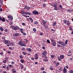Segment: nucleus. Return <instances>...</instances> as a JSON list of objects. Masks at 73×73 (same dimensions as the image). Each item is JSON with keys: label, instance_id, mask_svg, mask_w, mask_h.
Instances as JSON below:
<instances>
[{"label": "nucleus", "instance_id": "obj_38", "mask_svg": "<svg viewBox=\"0 0 73 73\" xmlns=\"http://www.w3.org/2000/svg\"><path fill=\"white\" fill-rule=\"evenodd\" d=\"M22 50L23 51H25V48H21Z\"/></svg>", "mask_w": 73, "mask_h": 73}, {"label": "nucleus", "instance_id": "obj_28", "mask_svg": "<svg viewBox=\"0 0 73 73\" xmlns=\"http://www.w3.org/2000/svg\"><path fill=\"white\" fill-rule=\"evenodd\" d=\"M51 42H52V43L54 42V39L52 38H51Z\"/></svg>", "mask_w": 73, "mask_h": 73}, {"label": "nucleus", "instance_id": "obj_46", "mask_svg": "<svg viewBox=\"0 0 73 73\" xmlns=\"http://www.w3.org/2000/svg\"><path fill=\"white\" fill-rule=\"evenodd\" d=\"M62 41H58V44H61V42Z\"/></svg>", "mask_w": 73, "mask_h": 73}, {"label": "nucleus", "instance_id": "obj_63", "mask_svg": "<svg viewBox=\"0 0 73 73\" xmlns=\"http://www.w3.org/2000/svg\"><path fill=\"white\" fill-rule=\"evenodd\" d=\"M13 22L11 23H10V25H13Z\"/></svg>", "mask_w": 73, "mask_h": 73}, {"label": "nucleus", "instance_id": "obj_55", "mask_svg": "<svg viewBox=\"0 0 73 73\" xmlns=\"http://www.w3.org/2000/svg\"><path fill=\"white\" fill-rule=\"evenodd\" d=\"M7 53H11V52L9 51H7Z\"/></svg>", "mask_w": 73, "mask_h": 73}, {"label": "nucleus", "instance_id": "obj_42", "mask_svg": "<svg viewBox=\"0 0 73 73\" xmlns=\"http://www.w3.org/2000/svg\"><path fill=\"white\" fill-rule=\"evenodd\" d=\"M23 16H25V17H29V16H27L25 15H22Z\"/></svg>", "mask_w": 73, "mask_h": 73}, {"label": "nucleus", "instance_id": "obj_2", "mask_svg": "<svg viewBox=\"0 0 73 73\" xmlns=\"http://www.w3.org/2000/svg\"><path fill=\"white\" fill-rule=\"evenodd\" d=\"M33 13L34 15H38V12L34 10L33 12Z\"/></svg>", "mask_w": 73, "mask_h": 73}, {"label": "nucleus", "instance_id": "obj_13", "mask_svg": "<svg viewBox=\"0 0 73 73\" xmlns=\"http://www.w3.org/2000/svg\"><path fill=\"white\" fill-rule=\"evenodd\" d=\"M63 72H64V73H65L67 72V70H66V69L65 67H64L63 69Z\"/></svg>", "mask_w": 73, "mask_h": 73}, {"label": "nucleus", "instance_id": "obj_31", "mask_svg": "<svg viewBox=\"0 0 73 73\" xmlns=\"http://www.w3.org/2000/svg\"><path fill=\"white\" fill-rule=\"evenodd\" d=\"M6 62H7V60H4L3 61V63L6 64Z\"/></svg>", "mask_w": 73, "mask_h": 73}, {"label": "nucleus", "instance_id": "obj_12", "mask_svg": "<svg viewBox=\"0 0 73 73\" xmlns=\"http://www.w3.org/2000/svg\"><path fill=\"white\" fill-rule=\"evenodd\" d=\"M25 13L26 15H29V16H31V13H29L28 12H26Z\"/></svg>", "mask_w": 73, "mask_h": 73}, {"label": "nucleus", "instance_id": "obj_7", "mask_svg": "<svg viewBox=\"0 0 73 73\" xmlns=\"http://www.w3.org/2000/svg\"><path fill=\"white\" fill-rule=\"evenodd\" d=\"M53 7H54V10H56V11L58 10V8H57V6H56V5H53Z\"/></svg>", "mask_w": 73, "mask_h": 73}, {"label": "nucleus", "instance_id": "obj_5", "mask_svg": "<svg viewBox=\"0 0 73 73\" xmlns=\"http://www.w3.org/2000/svg\"><path fill=\"white\" fill-rule=\"evenodd\" d=\"M35 57H36L35 58V59L37 60L38 58V54H37V53H36L35 54Z\"/></svg>", "mask_w": 73, "mask_h": 73}, {"label": "nucleus", "instance_id": "obj_51", "mask_svg": "<svg viewBox=\"0 0 73 73\" xmlns=\"http://www.w3.org/2000/svg\"><path fill=\"white\" fill-rule=\"evenodd\" d=\"M11 64H15V62H11Z\"/></svg>", "mask_w": 73, "mask_h": 73}, {"label": "nucleus", "instance_id": "obj_59", "mask_svg": "<svg viewBox=\"0 0 73 73\" xmlns=\"http://www.w3.org/2000/svg\"><path fill=\"white\" fill-rule=\"evenodd\" d=\"M2 39H3L4 40H5V36H3L2 37Z\"/></svg>", "mask_w": 73, "mask_h": 73}, {"label": "nucleus", "instance_id": "obj_29", "mask_svg": "<svg viewBox=\"0 0 73 73\" xmlns=\"http://www.w3.org/2000/svg\"><path fill=\"white\" fill-rule=\"evenodd\" d=\"M68 40H66L65 41V43L64 44H65V45H67V44H68Z\"/></svg>", "mask_w": 73, "mask_h": 73}, {"label": "nucleus", "instance_id": "obj_50", "mask_svg": "<svg viewBox=\"0 0 73 73\" xmlns=\"http://www.w3.org/2000/svg\"><path fill=\"white\" fill-rule=\"evenodd\" d=\"M55 24H56V23H53V26H55Z\"/></svg>", "mask_w": 73, "mask_h": 73}, {"label": "nucleus", "instance_id": "obj_61", "mask_svg": "<svg viewBox=\"0 0 73 73\" xmlns=\"http://www.w3.org/2000/svg\"><path fill=\"white\" fill-rule=\"evenodd\" d=\"M25 41H26V42H28V40L27 39H26L25 40Z\"/></svg>", "mask_w": 73, "mask_h": 73}, {"label": "nucleus", "instance_id": "obj_34", "mask_svg": "<svg viewBox=\"0 0 73 73\" xmlns=\"http://www.w3.org/2000/svg\"><path fill=\"white\" fill-rule=\"evenodd\" d=\"M59 70H60V71H62V67H60L59 68Z\"/></svg>", "mask_w": 73, "mask_h": 73}, {"label": "nucleus", "instance_id": "obj_23", "mask_svg": "<svg viewBox=\"0 0 73 73\" xmlns=\"http://www.w3.org/2000/svg\"><path fill=\"white\" fill-rule=\"evenodd\" d=\"M3 2H4V1L3 0H0V4H1V5H3Z\"/></svg>", "mask_w": 73, "mask_h": 73}, {"label": "nucleus", "instance_id": "obj_52", "mask_svg": "<svg viewBox=\"0 0 73 73\" xmlns=\"http://www.w3.org/2000/svg\"><path fill=\"white\" fill-rule=\"evenodd\" d=\"M38 24V22L37 21H36L34 23V24Z\"/></svg>", "mask_w": 73, "mask_h": 73}, {"label": "nucleus", "instance_id": "obj_16", "mask_svg": "<svg viewBox=\"0 0 73 73\" xmlns=\"http://www.w3.org/2000/svg\"><path fill=\"white\" fill-rule=\"evenodd\" d=\"M22 43H23V41H21L18 42V44L21 45L22 44Z\"/></svg>", "mask_w": 73, "mask_h": 73}, {"label": "nucleus", "instance_id": "obj_49", "mask_svg": "<svg viewBox=\"0 0 73 73\" xmlns=\"http://www.w3.org/2000/svg\"><path fill=\"white\" fill-rule=\"evenodd\" d=\"M9 48L10 50H13V48L11 47H9Z\"/></svg>", "mask_w": 73, "mask_h": 73}, {"label": "nucleus", "instance_id": "obj_57", "mask_svg": "<svg viewBox=\"0 0 73 73\" xmlns=\"http://www.w3.org/2000/svg\"><path fill=\"white\" fill-rule=\"evenodd\" d=\"M59 7H60V8H62V5H59Z\"/></svg>", "mask_w": 73, "mask_h": 73}, {"label": "nucleus", "instance_id": "obj_32", "mask_svg": "<svg viewBox=\"0 0 73 73\" xmlns=\"http://www.w3.org/2000/svg\"><path fill=\"white\" fill-rule=\"evenodd\" d=\"M0 29L1 30V31H3L4 30V29H3V28L1 27H0Z\"/></svg>", "mask_w": 73, "mask_h": 73}, {"label": "nucleus", "instance_id": "obj_1", "mask_svg": "<svg viewBox=\"0 0 73 73\" xmlns=\"http://www.w3.org/2000/svg\"><path fill=\"white\" fill-rule=\"evenodd\" d=\"M3 42L5 44H6V45H8V44L9 43V40H3Z\"/></svg>", "mask_w": 73, "mask_h": 73}, {"label": "nucleus", "instance_id": "obj_33", "mask_svg": "<svg viewBox=\"0 0 73 73\" xmlns=\"http://www.w3.org/2000/svg\"><path fill=\"white\" fill-rule=\"evenodd\" d=\"M20 30L21 33H23V29H20Z\"/></svg>", "mask_w": 73, "mask_h": 73}, {"label": "nucleus", "instance_id": "obj_39", "mask_svg": "<svg viewBox=\"0 0 73 73\" xmlns=\"http://www.w3.org/2000/svg\"><path fill=\"white\" fill-rule=\"evenodd\" d=\"M66 20H64L63 21V22L64 23V24H66Z\"/></svg>", "mask_w": 73, "mask_h": 73}, {"label": "nucleus", "instance_id": "obj_43", "mask_svg": "<svg viewBox=\"0 0 73 73\" xmlns=\"http://www.w3.org/2000/svg\"><path fill=\"white\" fill-rule=\"evenodd\" d=\"M11 17H12V16H11V15L8 16V18L9 19H10V18H11Z\"/></svg>", "mask_w": 73, "mask_h": 73}, {"label": "nucleus", "instance_id": "obj_9", "mask_svg": "<svg viewBox=\"0 0 73 73\" xmlns=\"http://www.w3.org/2000/svg\"><path fill=\"white\" fill-rule=\"evenodd\" d=\"M13 35L14 36H15V37L19 36V33L13 34Z\"/></svg>", "mask_w": 73, "mask_h": 73}, {"label": "nucleus", "instance_id": "obj_35", "mask_svg": "<svg viewBox=\"0 0 73 73\" xmlns=\"http://www.w3.org/2000/svg\"><path fill=\"white\" fill-rule=\"evenodd\" d=\"M9 20H10V21H12V20H13V17H11V18H9Z\"/></svg>", "mask_w": 73, "mask_h": 73}, {"label": "nucleus", "instance_id": "obj_44", "mask_svg": "<svg viewBox=\"0 0 73 73\" xmlns=\"http://www.w3.org/2000/svg\"><path fill=\"white\" fill-rule=\"evenodd\" d=\"M50 69L51 70H53V69H54V68H53L52 67H50Z\"/></svg>", "mask_w": 73, "mask_h": 73}, {"label": "nucleus", "instance_id": "obj_21", "mask_svg": "<svg viewBox=\"0 0 73 73\" xmlns=\"http://www.w3.org/2000/svg\"><path fill=\"white\" fill-rule=\"evenodd\" d=\"M7 67H8L9 68H12V67H13V66L11 65H8Z\"/></svg>", "mask_w": 73, "mask_h": 73}, {"label": "nucleus", "instance_id": "obj_20", "mask_svg": "<svg viewBox=\"0 0 73 73\" xmlns=\"http://www.w3.org/2000/svg\"><path fill=\"white\" fill-rule=\"evenodd\" d=\"M9 45H11V46H13L14 45V43H13V42H11L10 43Z\"/></svg>", "mask_w": 73, "mask_h": 73}, {"label": "nucleus", "instance_id": "obj_8", "mask_svg": "<svg viewBox=\"0 0 73 73\" xmlns=\"http://www.w3.org/2000/svg\"><path fill=\"white\" fill-rule=\"evenodd\" d=\"M46 21H45L44 20H43L42 21V23L43 25H44V24H46Z\"/></svg>", "mask_w": 73, "mask_h": 73}, {"label": "nucleus", "instance_id": "obj_48", "mask_svg": "<svg viewBox=\"0 0 73 73\" xmlns=\"http://www.w3.org/2000/svg\"><path fill=\"white\" fill-rule=\"evenodd\" d=\"M19 57L21 59H22V58H23V56L21 55H20Z\"/></svg>", "mask_w": 73, "mask_h": 73}, {"label": "nucleus", "instance_id": "obj_45", "mask_svg": "<svg viewBox=\"0 0 73 73\" xmlns=\"http://www.w3.org/2000/svg\"><path fill=\"white\" fill-rule=\"evenodd\" d=\"M69 29L70 31H72V27H69Z\"/></svg>", "mask_w": 73, "mask_h": 73}, {"label": "nucleus", "instance_id": "obj_10", "mask_svg": "<svg viewBox=\"0 0 73 73\" xmlns=\"http://www.w3.org/2000/svg\"><path fill=\"white\" fill-rule=\"evenodd\" d=\"M52 45L53 46H56V41H54L52 43Z\"/></svg>", "mask_w": 73, "mask_h": 73}, {"label": "nucleus", "instance_id": "obj_15", "mask_svg": "<svg viewBox=\"0 0 73 73\" xmlns=\"http://www.w3.org/2000/svg\"><path fill=\"white\" fill-rule=\"evenodd\" d=\"M33 32H32L33 33H36V29H35V28H33Z\"/></svg>", "mask_w": 73, "mask_h": 73}, {"label": "nucleus", "instance_id": "obj_64", "mask_svg": "<svg viewBox=\"0 0 73 73\" xmlns=\"http://www.w3.org/2000/svg\"><path fill=\"white\" fill-rule=\"evenodd\" d=\"M31 59L32 60H35V58H32Z\"/></svg>", "mask_w": 73, "mask_h": 73}, {"label": "nucleus", "instance_id": "obj_3", "mask_svg": "<svg viewBox=\"0 0 73 73\" xmlns=\"http://www.w3.org/2000/svg\"><path fill=\"white\" fill-rule=\"evenodd\" d=\"M0 21H2V22H5V19L4 18H2L0 16Z\"/></svg>", "mask_w": 73, "mask_h": 73}, {"label": "nucleus", "instance_id": "obj_18", "mask_svg": "<svg viewBox=\"0 0 73 73\" xmlns=\"http://www.w3.org/2000/svg\"><path fill=\"white\" fill-rule=\"evenodd\" d=\"M21 46H26V44L23 43L22 44H21Z\"/></svg>", "mask_w": 73, "mask_h": 73}, {"label": "nucleus", "instance_id": "obj_54", "mask_svg": "<svg viewBox=\"0 0 73 73\" xmlns=\"http://www.w3.org/2000/svg\"><path fill=\"white\" fill-rule=\"evenodd\" d=\"M22 25H23V26L25 25V23H22Z\"/></svg>", "mask_w": 73, "mask_h": 73}, {"label": "nucleus", "instance_id": "obj_30", "mask_svg": "<svg viewBox=\"0 0 73 73\" xmlns=\"http://www.w3.org/2000/svg\"><path fill=\"white\" fill-rule=\"evenodd\" d=\"M44 62H48V59H44Z\"/></svg>", "mask_w": 73, "mask_h": 73}, {"label": "nucleus", "instance_id": "obj_40", "mask_svg": "<svg viewBox=\"0 0 73 73\" xmlns=\"http://www.w3.org/2000/svg\"><path fill=\"white\" fill-rule=\"evenodd\" d=\"M22 54H24V55H26V53L25 52H22Z\"/></svg>", "mask_w": 73, "mask_h": 73}, {"label": "nucleus", "instance_id": "obj_62", "mask_svg": "<svg viewBox=\"0 0 73 73\" xmlns=\"http://www.w3.org/2000/svg\"><path fill=\"white\" fill-rule=\"evenodd\" d=\"M43 7H46V5L45 4H43Z\"/></svg>", "mask_w": 73, "mask_h": 73}, {"label": "nucleus", "instance_id": "obj_26", "mask_svg": "<svg viewBox=\"0 0 73 73\" xmlns=\"http://www.w3.org/2000/svg\"><path fill=\"white\" fill-rule=\"evenodd\" d=\"M54 55L53 54H52L51 55V57L52 58H54Z\"/></svg>", "mask_w": 73, "mask_h": 73}, {"label": "nucleus", "instance_id": "obj_53", "mask_svg": "<svg viewBox=\"0 0 73 73\" xmlns=\"http://www.w3.org/2000/svg\"><path fill=\"white\" fill-rule=\"evenodd\" d=\"M41 69V70H44V67H42Z\"/></svg>", "mask_w": 73, "mask_h": 73}, {"label": "nucleus", "instance_id": "obj_41", "mask_svg": "<svg viewBox=\"0 0 73 73\" xmlns=\"http://www.w3.org/2000/svg\"><path fill=\"white\" fill-rule=\"evenodd\" d=\"M11 71H12V72H13V73H15L16 72V71L15 70H11Z\"/></svg>", "mask_w": 73, "mask_h": 73}, {"label": "nucleus", "instance_id": "obj_14", "mask_svg": "<svg viewBox=\"0 0 73 73\" xmlns=\"http://www.w3.org/2000/svg\"><path fill=\"white\" fill-rule=\"evenodd\" d=\"M26 50H27V51H28L29 52H31L32 51V50L30 49V48H26Z\"/></svg>", "mask_w": 73, "mask_h": 73}, {"label": "nucleus", "instance_id": "obj_6", "mask_svg": "<svg viewBox=\"0 0 73 73\" xmlns=\"http://www.w3.org/2000/svg\"><path fill=\"white\" fill-rule=\"evenodd\" d=\"M47 54V53L46 52V51H44L42 53V54L43 55V56H46Z\"/></svg>", "mask_w": 73, "mask_h": 73}, {"label": "nucleus", "instance_id": "obj_58", "mask_svg": "<svg viewBox=\"0 0 73 73\" xmlns=\"http://www.w3.org/2000/svg\"><path fill=\"white\" fill-rule=\"evenodd\" d=\"M40 36H42V35H43V33H40Z\"/></svg>", "mask_w": 73, "mask_h": 73}, {"label": "nucleus", "instance_id": "obj_19", "mask_svg": "<svg viewBox=\"0 0 73 73\" xmlns=\"http://www.w3.org/2000/svg\"><path fill=\"white\" fill-rule=\"evenodd\" d=\"M61 45H64V46H66V44H65V43H64V42H63L62 41L61 42Z\"/></svg>", "mask_w": 73, "mask_h": 73}, {"label": "nucleus", "instance_id": "obj_60", "mask_svg": "<svg viewBox=\"0 0 73 73\" xmlns=\"http://www.w3.org/2000/svg\"><path fill=\"white\" fill-rule=\"evenodd\" d=\"M56 63L57 64V66H58V65L60 64V63L58 62Z\"/></svg>", "mask_w": 73, "mask_h": 73}, {"label": "nucleus", "instance_id": "obj_56", "mask_svg": "<svg viewBox=\"0 0 73 73\" xmlns=\"http://www.w3.org/2000/svg\"><path fill=\"white\" fill-rule=\"evenodd\" d=\"M3 68H6V66H3V67H2Z\"/></svg>", "mask_w": 73, "mask_h": 73}, {"label": "nucleus", "instance_id": "obj_4", "mask_svg": "<svg viewBox=\"0 0 73 73\" xmlns=\"http://www.w3.org/2000/svg\"><path fill=\"white\" fill-rule=\"evenodd\" d=\"M19 29V27L18 26H15L13 27V28L12 29H13V30H17V29Z\"/></svg>", "mask_w": 73, "mask_h": 73}, {"label": "nucleus", "instance_id": "obj_24", "mask_svg": "<svg viewBox=\"0 0 73 73\" xmlns=\"http://www.w3.org/2000/svg\"><path fill=\"white\" fill-rule=\"evenodd\" d=\"M43 26L45 28H48V25H44Z\"/></svg>", "mask_w": 73, "mask_h": 73}, {"label": "nucleus", "instance_id": "obj_37", "mask_svg": "<svg viewBox=\"0 0 73 73\" xmlns=\"http://www.w3.org/2000/svg\"><path fill=\"white\" fill-rule=\"evenodd\" d=\"M47 42L48 44H49L50 42V41L48 39L47 40Z\"/></svg>", "mask_w": 73, "mask_h": 73}, {"label": "nucleus", "instance_id": "obj_17", "mask_svg": "<svg viewBox=\"0 0 73 73\" xmlns=\"http://www.w3.org/2000/svg\"><path fill=\"white\" fill-rule=\"evenodd\" d=\"M21 13L23 15H24V13H25V11L24 10H22L21 11Z\"/></svg>", "mask_w": 73, "mask_h": 73}, {"label": "nucleus", "instance_id": "obj_47", "mask_svg": "<svg viewBox=\"0 0 73 73\" xmlns=\"http://www.w3.org/2000/svg\"><path fill=\"white\" fill-rule=\"evenodd\" d=\"M23 33V35H24V36H26V33H24L23 32V33Z\"/></svg>", "mask_w": 73, "mask_h": 73}, {"label": "nucleus", "instance_id": "obj_11", "mask_svg": "<svg viewBox=\"0 0 73 73\" xmlns=\"http://www.w3.org/2000/svg\"><path fill=\"white\" fill-rule=\"evenodd\" d=\"M60 59H64V55H60Z\"/></svg>", "mask_w": 73, "mask_h": 73}, {"label": "nucleus", "instance_id": "obj_25", "mask_svg": "<svg viewBox=\"0 0 73 73\" xmlns=\"http://www.w3.org/2000/svg\"><path fill=\"white\" fill-rule=\"evenodd\" d=\"M25 8H26L28 10L29 9H30V7H25Z\"/></svg>", "mask_w": 73, "mask_h": 73}, {"label": "nucleus", "instance_id": "obj_22", "mask_svg": "<svg viewBox=\"0 0 73 73\" xmlns=\"http://www.w3.org/2000/svg\"><path fill=\"white\" fill-rule=\"evenodd\" d=\"M68 12H70V13H71L73 11L71 9H68Z\"/></svg>", "mask_w": 73, "mask_h": 73}, {"label": "nucleus", "instance_id": "obj_36", "mask_svg": "<svg viewBox=\"0 0 73 73\" xmlns=\"http://www.w3.org/2000/svg\"><path fill=\"white\" fill-rule=\"evenodd\" d=\"M68 72L69 73H73V70H69Z\"/></svg>", "mask_w": 73, "mask_h": 73}, {"label": "nucleus", "instance_id": "obj_27", "mask_svg": "<svg viewBox=\"0 0 73 73\" xmlns=\"http://www.w3.org/2000/svg\"><path fill=\"white\" fill-rule=\"evenodd\" d=\"M24 60L23 59H21L20 60V62L22 63H24Z\"/></svg>", "mask_w": 73, "mask_h": 73}]
</instances>
